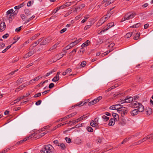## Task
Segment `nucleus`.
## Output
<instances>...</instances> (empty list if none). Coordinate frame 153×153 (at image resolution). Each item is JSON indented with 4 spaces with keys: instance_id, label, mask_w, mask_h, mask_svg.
<instances>
[{
    "instance_id": "393cba45",
    "label": "nucleus",
    "mask_w": 153,
    "mask_h": 153,
    "mask_svg": "<svg viewBox=\"0 0 153 153\" xmlns=\"http://www.w3.org/2000/svg\"><path fill=\"white\" fill-rule=\"evenodd\" d=\"M63 8V6H61L59 7H57L52 12V13H56L60 9Z\"/></svg>"
},
{
    "instance_id": "b1692460",
    "label": "nucleus",
    "mask_w": 153,
    "mask_h": 153,
    "mask_svg": "<svg viewBox=\"0 0 153 153\" xmlns=\"http://www.w3.org/2000/svg\"><path fill=\"white\" fill-rule=\"evenodd\" d=\"M114 22H111L109 23L107 25L108 27L107 28L105 29L104 30H108L109 28L114 26Z\"/></svg>"
},
{
    "instance_id": "f03ea898",
    "label": "nucleus",
    "mask_w": 153,
    "mask_h": 153,
    "mask_svg": "<svg viewBox=\"0 0 153 153\" xmlns=\"http://www.w3.org/2000/svg\"><path fill=\"white\" fill-rule=\"evenodd\" d=\"M133 106L135 108H137V109L139 110V112H141L144 111V107L140 103L136 101L133 104Z\"/></svg>"
},
{
    "instance_id": "39448f33",
    "label": "nucleus",
    "mask_w": 153,
    "mask_h": 153,
    "mask_svg": "<svg viewBox=\"0 0 153 153\" xmlns=\"http://www.w3.org/2000/svg\"><path fill=\"white\" fill-rule=\"evenodd\" d=\"M77 113V112H75L69 115H68L63 118H61L59 120L60 121H62L66 119L70 118L76 115Z\"/></svg>"
},
{
    "instance_id": "09e8293b",
    "label": "nucleus",
    "mask_w": 153,
    "mask_h": 153,
    "mask_svg": "<svg viewBox=\"0 0 153 153\" xmlns=\"http://www.w3.org/2000/svg\"><path fill=\"white\" fill-rule=\"evenodd\" d=\"M65 140H66V142L68 143H71V140L69 137H65Z\"/></svg>"
},
{
    "instance_id": "e433bc0d",
    "label": "nucleus",
    "mask_w": 153,
    "mask_h": 153,
    "mask_svg": "<svg viewBox=\"0 0 153 153\" xmlns=\"http://www.w3.org/2000/svg\"><path fill=\"white\" fill-rule=\"evenodd\" d=\"M77 48L74 49L71 53L69 55L70 56H73L75 53L76 51Z\"/></svg>"
},
{
    "instance_id": "c03bdc74",
    "label": "nucleus",
    "mask_w": 153,
    "mask_h": 153,
    "mask_svg": "<svg viewBox=\"0 0 153 153\" xmlns=\"http://www.w3.org/2000/svg\"><path fill=\"white\" fill-rule=\"evenodd\" d=\"M92 143L91 142H88L86 143V146L89 148H91L92 146Z\"/></svg>"
},
{
    "instance_id": "6e6d98bb",
    "label": "nucleus",
    "mask_w": 153,
    "mask_h": 153,
    "mask_svg": "<svg viewBox=\"0 0 153 153\" xmlns=\"http://www.w3.org/2000/svg\"><path fill=\"white\" fill-rule=\"evenodd\" d=\"M21 100V98H18L15 100H14L13 102V103H16V102L19 101Z\"/></svg>"
},
{
    "instance_id": "ea45409f",
    "label": "nucleus",
    "mask_w": 153,
    "mask_h": 153,
    "mask_svg": "<svg viewBox=\"0 0 153 153\" xmlns=\"http://www.w3.org/2000/svg\"><path fill=\"white\" fill-rule=\"evenodd\" d=\"M87 130L88 132H93V129L92 128V127H91L90 126H88L87 127Z\"/></svg>"
},
{
    "instance_id": "338daca9",
    "label": "nucleus",
    "mask_w": 153,
    "mask_h": 153,
    "mask_svg": "<svg viewBox=\"0 0 153 153\" xmlns=\"http://www.w3.org/2000/svg\"><path fill=\"white\" fill-rule=\"evenodd\" d=\"M76 141L77 143L78 144L81 143L82 142L81 140L78 138L76 139Z\"/></svg>"
},
{
    "instance_id": "412c9836",
    "label": "nucleus",
    "mask_w": 153,
    "mask_h": 153,
    "mask_svg": "<svg viewBox=\"0 0 153 153\" xmlns=\"http://www.w3.org/2000/svg\"><path fill=\"white\" fill-rule=\"evenodd\" d=\"M112 116L114 117V120H115V121H117L119 119V116L117 114L113 113L112 114Z\"/></svg>"
},
{
    "instance_id": "0e129e2a",
    "label": "nucleus",
    "mask_w": 153,
    "mask_h": 153,
    "mask_svg": "<svg viewBox=\"0 0 153 153\" xmlns=\"http://www.w3.org/2000/svg\"><path fill=\"white\" fill-rule=\"evenodd\" d=\"M67 30V29L66 28H64L60 31V33H62L66 31Z\"/></svg>"
},
{
    "instance_id": "37998d69",
    "label": "nucleus",
    "mask_w": 153,
    "mask_h": 153,
    "mask_svg": "<svg viewBox=\"0 0 153 153\" xmlns=\"http://www.w3.org/2000/svg\"><path fill=\"white\" fill-rule=\"evenodd\" d=\"M142 142L141 140H140L137 142H135L133 144V146H136L138 144H140Z\"/></svg>"
},
{
    "instance_id": "6e6552de",
    "label": "nucleus",
    "mask_w": 153,
    "mask_h": 153,
    "mask_svg": "<svg viewBox=\"0 0 153 153\" xmlns=\"http://www.w3.org/2000/svg\"><path fill=\"white\" fill-rule=\"evenodd\" d=\"M126 121L124 118H122L119 121L118 124L120 126H123L126 125Z\"/></svg>"
},
{
    "instance_id": "a211bd4d",
    "label": "nucleus",
    "mask_w": 153,
    "mask_h": 153,
    "mask_svg": "<svg viewBox=\"0 0 153 153\" xmlns=\"http://www.w3.org/2000/svg\"><path fill=\"white\" fill-rule=\"evenodd\" d=\"M120 106V104H118V105H112L111 106H110L109 108L110 109H111V110H117V109L118 108V107H116L117 106Z\"/></svg>"
},
{
    "instance_id": "0eeeda50",
    "label": "nucleus",
    "mask_w": 153,
    "mask_h": 153,
    "mask_svg": "<svg viewBox=\"0 0 153 153\" xmlns=\"http://www.w3.org/2000/svg\"><path fill=\"white\" fill-rule=\"evenodd\" d=\"M50 42V40L49 38H46L40 43V45H44Z\"/></svg>"
},
{
    "instance_id": "774afa93",
    "label": "nucleus",
    "mask_w": 153,
    "mask_h": 153,
    "mask_svg": "<svg viewBox=\"0 0 153 153\" xmlns=\"http://www.w3.org/2000/svg\"><path fill=\"white\" fill-rule=\"evenodd\" d=\"M69 45L70 46V47H71V48L73 47L74 46L76 45H75V43H74V42L71 43L69 44Z\"/></svg>"
},
{
    "instance_id": "c85d7f7f",
    "label": "nucleus",
    "mask_w": 153,
    "mask_h": 153,
    "mask_svg": "<svg viewBox=\"0 0 153 153\" xmlns=\"http://www.w3.org/2000/svg\"><path fill=\"white\" fill-rule=\"evenodd\" d=\"M58 146H60L62 150H64L66 148L65 144L63 143H60Z\"/></svg>"
},
{
    "instance_id": "f3484780",
    "label": "nucleus",
    "mask_w": 153,
    "mask_h": 153,
    "mask_svg": "<svg viewBox=\"0 0 153 153\" xmlns=\"http://www.w3.org/2000/svg\"><path fill=\"white\" fill-rule=\"evenodd\" d=\"M16 11H15L13 13H11L10 14L9 17V21H12V19L14 18V16H15L16 15Z\"/></svg>"
},
{
    "instance_id": "de8ad7c7",
    "label": "nucleus",
    "mask_w": 153,
    "mask_h": 153,
    "mask_svg": "<svg viewBox=\"0 0 153 153\" xmlns=\"http://www.w3.org/2000/svg\"><path fill=\"white\" fill-rule=\"evenodd\" d=\"M82 8L80 7L79 6L78 7H77L76 8L74 11V12H77V11H80L82 10Z\"/></svg>"
},
{
    "instance_id": "7ed1b4c3",
    "label": "nucleus",
    "mask_w": 153,
    "mask_h": 153,
    "mask_svg": "<svg viewBox=\"0 0 153 153\" xmlns=\"http://www.w3.org/2000/svg\"><path fill=\"white\" fill-rule=\"evenodd\" d=\"M135 15L136 13H132L131 14H130V13H128L126 14L122 18L121 20V22H123L126 20H129L132 19L135 16Z\"/></svg>"
},
{
    "instance_id": "4c0bfd02",
    "label": "nucleus",
    "mask_w": 153,
    "mask_h": 153,
    "mask_svg": "<svg viewBox=\"0 0 153 153\" xmlns=\"http://www.w3.org/2000/svg\"><path fill=\"white\" fill-rule=\"evenodd\" d=\"M102 118L103 119L104 121L106 122L109 119V117H107L105 115H103L102 116Z\"/></svg>"
},
{
    "instance_id": "473e14b6",
    "label": "nucleus",
    "mask_w": 153,
    "mask_h": 153,
    "mask_svg": "<svg viewBox=\"0 0 153 153\" xmlns=\"http://www.w3.org/2000/svg\"><path fill=\"white\" fill-rule=\"evenodd\" d=\"M59 76L57 75L55 76L52 79V81L53 82H56L58 81L59 79Z\"/></svg>"
},
{
    "instance_id": "5fc2aeb1",
    "label": "nucleus",
    "mask_w": 153,
    "mask_h": 153,
    "mask_svg": "<svg viewBox=\"0 0 153 153\" xmlns=\"http://www.w3.org/2000/svg\"><path fill=\"white\" fill-rule=\"evenodd\" d=\"M86 64V62L85 61L82 62L80 65L82 67H84L85 66Z\"/></svg>"
},
{
    "instance_id": "bf43d9fd",
    "label": "nucleus",
    "mask_w": 153,
    "mask_h": 153,
    "mask_svg": "<svg viewBox=\"0 0 153 153\" xmlns=\"http://www.w3.org/2000/svg\"><path fill=\"white\" fill-rule=\"evenodd\" d=\"M43 85L42 82H41L40 83H39L38 85H37L36 86V88H37V87H42Z\"/></svg>"
},
{
    "instance_id": "f257e3e1",
    "label": "nucleus",
    "mask_w": 153,
    "mask_h": 153,
    "mask_svg": "<svg viewBox=\"0 0 153 153\" xmlns=\"http://www.w3.org/2000/svg\"><path fill=\"white\" fill-rule=\"evenodd\" d=\"M53 149L52 146L50 144L44 145L40 152L41 153H51Z\"/></svg>"
},
{
    "instance_id": "aec40b11",
    "label": "nucleus",
    "mask_w": 153,
    "mask_h": 153,
    "mask_svg": "<svg viewBox=\"0 0 153 153\" xmlns=\"http://www.w3.org/2000/svg\"><path fill=\"white\" fill-rule=\"evenodd\" d=\"M0 27H3L2 28H1L0 29V31L2 32L4 31L6 25L4 22H3V23H1L0 24Z\"/></svg>"
},
{
    "instance_id": "a878e982",
    "label": "nucleus",
    "mask_w": 153,
    "mask_h": 153,
    "mask_svg": "<svg viewBox=\"0 0 153 153\" xmlns=\"http://www.w3.org/2000/svg\"><path fill=\"white\" fill-rule=\"evenodd\" d=\"M152 136H151L150 135V134L148 135L146 137L143 138V139H142L141 140L142 142H143L144 141L146 140L149 139L150 138H152Z\"/></svg>"
},
{
    "instance_id": "1a4fd4ad",
    "label": "nucleus",
    "mask_w": 153,
    "mask_h": 153,
    "mask_svg": "<svg viewBox=\"0 0 153 153\" xmlns=\"http://www.w3.org/2000/svg\"><path fill=\"white\" fill-rule=\"evenodd\" d=\"M147 114L150 115L151 114L152 112V109L149 107H147L145 110Z\"/></svg>"
},
{
    "instance_id": "4be33fe9",
    "label": "nucleus",
    "mask_w": 153,
    "mask_h": 153,
    "mask_svg": "<svg viewBox=\"0 0 153 153\" xmlns=\"http://www.w3.org/2000/svg\"><path fill=\"white\" fill-rule=\"evenodd\" d=\"M115 121V120H114L113 118L111 119L109 121V126H111L114 125Z\"/></svg>"
},
{
    "instance_id": "7c9ffc66",
    "label": "nucleus",
    "mask_w": 153,
    "mask_h": 153,
    "mask_svg": "<svg viewBox=\"0 0 153 153\" xmlns=\"http://www.w3.org/2000/svg\"><path fill=\"white\" fill-rule=\"evenodd\" d=\"M40 35V33H38L37 34H35L33 36H32L30 38V39L31 40H34L37 37H38Z\"/></svg>"
},
{
    "instance_id": "bb28decb",
    "label": "nucleus",
    "mask_w": 153,
    "mask_h": 153,
    "mask_svg": "<svg viewBox=\"0 0 153 153\" xmlns=\"http://www.w3.org/2000/svg\"><path fill=\"white\" fill-rule=\"evenodd\" d=\"M102 96H99L97 97V98L94 99L93 100L94 104L96 103L97 102H99V101L102 99Z\"/></svg>"
},
{
    "instance_id": "603ef678",
    "label": "nucleus",
    "mask_w": 153,
    "mask_h": 153,
    "mask_svg": "<svg viewBox=\"0 0 153 153\" xmlns=\"http://www.w3.org/2000/svg\"><path fill=\"white\" fill-rule=\"evenodd\" d=\"M120 102L121 104L124 103H126V100H125V98L124 99L123 98L122 99H120Z\"/></svg>"
},
{
    "instance_id": "4468645a",
    "label": "nucleus",
    "mask_w": 153,
    "mask_h": 153,
    "mask_svg": "<svg viewBox=\"0 0 153 153\" xmlns=\"http://www.w3.org/2000/svg\"><path fill=\"white\" fill-rule=\"evenodd\" d=\"M34 53L33 51H30L27 53L25 55L23 58L25 59L27 58L32 55L34 54Z\"/></svg>"
},
{
    "instance_id": "c9c22d12",
    "label": "nucleus",
    "mask_w": 153,
    "mask_h": 153,
    "mask_svg": "<svg viewBox=\"0 0 153 153\" xmlns=\"http://www.w3.org/2000/svg\"><path fill=\"white\" fill-rule=\"evenodd\" d=\"M35 18L34 16H32L31 17L29 18L28 19L26 20L25 22V23H27V22H29L30 21L32 20L33 19Z\"/></svg>"
},
{
    "instance_id": "58836bf2",
    "label": "nucleus",
    "mask_w": 153,
    "mask_h": 153,
    "mask_svg": "<svg viewBox=\"0 0 153 153\" xmlns=\"http://www.w3.org/2000/svg\"><path fill=\"white\" fill-rule=\"evenodd\" d=\"M71 5V2H67L65 3V4H64V5H62V6H63V8L64 7H68L69 6H70Z\"/></svg>"
},
{
    "instance_id": "3c124183",
    "label": "nucleus",
    "mask_w": 153,
    "mask_h": 153,
    "mask_svg": "<svg viewBox=\"0 0 153 153\" xmlns=\"http://www.w3.org/2000/svg\"><path fill=\"white\" fill-rule=\"evenodd\" d=\"M71 48V47H70V46L69 45H68L67 46H66L63 49V50L64 51H66L67 50Z\"/></svg>"
},
{
    "instance_id": "dca6fc26",
    "label": "nucleus",
    "mask_w": 153,
    "mask_h": 153,
    "mask_svg": "<svg viewBox=\"0 0 153 153\" xmlns=\"http://www.w3.org/2000/svg\"><path fill=\"white\" fill-rule=\"evenodd\" d=\"M42 78V77L40 76H39L37 77H36L34 79L30 80L28 82L29 83L28 84H31V82H32L33 83V81H37L39 79H40V78Z\"/></svg>"
},
{
    "instance_id": "4d7b16f0",
    "label": "nucleus",
    "mask_w": 153,
    "mask_h": 153,
    "mask_svg": "<svg viewBox=\"0 0 153 153\" xmlns=\"http://www.w3.org/2000/svg\"><path fill=\"white\" fill-rule=\"evenodd\" d=\"M19 38H20V37H14L13 38V39L14 40H15V41L14 42H13L12 44L13 45V44H14L15 43H16V42L19 39Z\"/></svg>"
},
{
    "instance_id": "052dcab7",
    "label": "nucleus",
    "mask_w": 153,
    "mask_h": 153,
    "mask_svg": "<svg viewBox=\"0 0 153 153\" xmlns=\"http://www.w3.org/2000/svg\"><path fill=\"white\" fill-rule=\"evenodd\" d=\"M79 122V119H77L76 120H73V124H74Z\"/></svg>"
},
{
    "instance_id": "9d476101",
    "label": "nucleus",
    "mask_w": 153,
    "mask_h": 153,
    "mask_svg": "<svg viewBox=\"0 0 153 153\" xmlns=\"http://www.w3.org/2000/svg\"><path fill=\"white\" fill-rule=\"evenodd\" d=\"M117 111H119V113H121V112H124L126 111H127V109L125 107H118Z\"/></svg>"
},
{
    "instance_id": "864d4df0",
    "label": "nucleus",
    "mask_w": 153,
    "mask_h": 153,
    "mask_svg": "<svg viewBox=\"0 0 153 153\" xmlns=\"http://www.w3.org/2000/svg\"><path fill=\"white\" fill-rule=\"evenodd\" d=\"M22 26H20L18 28H16L15 30V31L17 32H19L20 31V30L22 29Z\"/></svg>"
},
{
    "instance_id": "5701e85b",
    "label": "nucleus",
    "mask_w": 153,
    "mask_h": 153,
    "mask_svg": "<svg viewBox=\"0 0 153 153\" xmlns=\"http://www.w3.org/2000/svg\"><path fill=\"white\" fill-rule=\"evenodd\" d=\"M82 103L83 102H81L79 103H78L77 104L75 105L74 106H72V108H74L76 106H81L83 105H85V104L86 103V102H85L83 104H82Z\"/></svg>"
},
{
    "instance_id": "9b49d317",
    "label": "nucleus",
    "mask_w": 153,
    "mask_h": 153,
    "mask_svg": "<svg viewBox=\"0 0 153 153\" xmlns=\"http://www.w3.org/2000/svg\"><path fill=\"white\" fill-rule=\"evenodd\" d=\"M66 52H64V53H63L62 54H61V53H60L59 55H57L55 57L56 58H57L56 60V61H53V62H55L57 60L59 59H61V58H62L63 56L65 55L66 53Z\"/></svg>"
},
{
    "instance_id": "cd10ccee",
    "label": "nucleus",
    "mask_w": 153,
    "mask_h": 153,
    "mask_svg": "<svg viewBox=\"0 0 153 153\" xmlns=\"http://www.w3.org/2000/svg\"><path fill=\"white\" fill-rule=\"evenodd\" d=\"M25 5L24 2H23L22 3L20 4L19 5H18V6H16L14 7V8L15 9H19L21 7L24 6Z\"/></svg>"
},
{
    "instance_id": "2eb2a0df",
    "label": "nucleus",
    "mask_w": 153,
    "mask_h": 153,
    "mask_svg": "<svg viewBox=\"0 0 153 153\" xmlns=\"http://www.w3.org/2000/svg\"><path fill=\"white\" fill-rule=\"evenodd\" d=\"M93 24V21L92 20L88 22V25H87L84 27V30H87Z\"/></svg>"
},
{
    "instance_id": "79ce46f5",
    "label": "nucleus",
    "mask_w": 153,
    "mask_h": 153,
    "mask_svg": "<svg viewBox=\"0 0 153 153\" xmlns=\"http://www.w3.org/2000/svg\"><path fill=\"white\" fill-rule=\"evenodd\" d=\"M111 15V13H108L106 15L104 16L105 17V18H107V19H108L110 17Z\"/></svg>"
},
{
    "instance_id": "13d9d810",
    "label": "nucleus",
    "mask_w": 153,
    "mask_h": 153,
    "mask_svg": "<svg viewBox=\"0 0 153 153\" xmlns=\"http://www.w3.org/2000/svg\"><path fill=\"white\" fill-rule=\"evenodd\" d=\"M53 143L56 146H58L59 144V141L57 140H55L53 141Z\"/></svg>"
},
{
    "instance_id": "e2e57ef3",
    "label": "nucleus",
    "mask_w": 153,
    "mask_h": 153,
    "mask_svg": "<svg viewBox=\"0 0 153 153\" xmlns=\"http://www.w3.org/2000/svg\"><path fill=\"white\" fill-rule=\"evenodd\" d=\"M41 93H38L36 94H35L34 96V98H36V97H38L40 96H41Z\"/></svg>"
},
{
    "instance_id": "423d86ee",
    "label": "nucleus",
    "mask_w": 153,
    "mask_h": 153,
    "mask_svg": "<svg viewBox=\"0 0 153 153\" xmlns=\"http://www.w3.org/2000/svg\"><path fill=\"white\" fill-rule=\"evenodd\" d=\"M125 100L126 103H128L131 102L133 100V98L129 96H127L125 98Z\"/></svg>"
},
{
    "instance_id": "f8f14e48",
    "label": "nucleus",
    "mask_w": 153,
    "mask_h": 153,
    "mask_svg": "<svg viewBox=\"0 0 153 153\" xmlns=\"http://www.w3.org/2000/svg\"><path fill=\"white\" fill-rule=\"evenodd\" d=\"M27 85V83H26L23 84L22 85L20 86L19 87L16 88L15 91L17 92L22 89L23 88H24L25 87H26Z\"/></svg>"
},
{
    "instance_id": "a18cd8bd",
    "label": "nucleus",
    "mask_w": 153,
    "mask_h": 153,
    "mask_svg": "<svg viewBox=\"0 0 153 153\" xmlns=\"http://www.w3.org/2000/svg\"><path fill=\"white\" fill-rule=\"evenodd\" d=\"M23 81V78H21L18 79L17 82L16 83L18 84H20Z\"/></svg>"
},
{
    "instance_id": "49530a36",
    "label": "nucleus",
    "mask_w": 153,
    "mask_h": 153,
    "mask_svg": "<svg viewBox=\"0 0 153 153\" xmlns=\"http://www.w3.org/2000/svg\"><path fill=\"white\" fill-rule=\"evenodd\" d=\"M13 9H11L10 10H9L6 13L7 15H8L12 13L13 12Z\"/></svg>"
},
{
    "instance_id": "680f3d73",
    "label": "nucleus",
    "mask_w": 153,
    "mask_h": 153,
    "mask_svg": "<svg viewBox=\"0 0 153 153\" xmlns=\"http://www.w3.org/2000/svg\"><path fill=\"white\" fill-rule=\"evenodd\" d=\"M54 83H50L49 85V88L51 89L54 87Z\"/></svg>"
},
{
    "instance_id": "2f4dec72",
    "label": "nucleus",
    "mask_w": 153,
    "mask_h": 153,
    "mask_svg": "<svg viewBox=\"0 0 153 153\" xmlns=\"http://www.w3.org/2000/svg\"><path fill=\"white\" fill-rule=\"evenodd\" d=\"M90 125L93 127H97L98 126V125L96 123H94V122L93 120H92L90 123Z\"/></svg>"
},
{
    "instance_id": "c756f323",
    "label": "nucleus",
    "mask_w": 153,
    "mask_h": 153,
    "mask_svg": "<svg viewBox=\"0 0 153 153\" xmlns=\"http://www.w3.org/2000/svg\"><path fill=\"white\" fill-rule=\"evenodd\" d=\"M25 12L27 16H28L31 15L30 12L28 9H25Z\"/></svg>"
},
{
    "instance_id": "20e7f679",
    "label": "nucleus",
    "mask_w": 153,
    "mask_h": 153,
    "mask_svg": "<svg viewBox=\"0 0 153 153\" xmlns=\"http://www.w3.org/2000/svg\"><path fill=\"white\" fill-rule=\"evenodd\" d=\"M107 20V18H105L104 16L101 18L98 22L97 23V26H99L102 24L104 22H105Z\"/></svg>"
},
{
    "instance_id": "8fccbe9b",
    "label": "nucleus",
    "mask_w": 153,
    "mask_h": 153,
    "mask_svg": "<svg viewBox=\"0 0 153 153\" xmlns=\"http://www.w3.org/2000/svg\"><path fill=\"white\" fill-rule=\"evenodd\" d=\"M54 71H51L50 72H48V73H47L46 75H45L44 76V77H46L48 76H49L50 74H52L53 72Z\"/></svg>"
},
{
    "instance_id": "f704fd0d",
    "label": "nucleus",
    "mask_w": 153,
    "mask_h": 153,
    "mask_svg": "<svg viewBox=\"0 0 153 153\" xmlns=\"http://www.w3.org/2000/svg\"><path fill=\"white\" fill-rule=\"evenodd\" d=\"M132 34L133 33L132 32L128 33L125 36V37L127 38H128L132 36Z\"/></svg>"
},
{
    "instance_id": "69168bd1",
    "label": "nucleus",
    "mask_w": 153,
    "mask_h": 153,
    "mask_svg": "<svg viewBox=\"0 0 153 153\" xmlns=\"http://www.w3.org/2000/svg\"><path fill=\"white\" fill-rule=\"evenodd\" d=\"M128 112V111H126L124 112H121V113H120V114L121 115V116L122 117H123L124 115L127 113Z\"/></svg>"
},
{
    "instance_id": "72a5a7b5",
    "label": "nucleus",
    "mask_w": 153,
    "mask_h": 153,
    "mask_svg": "<svg viewBox=\"0 0 153 153\" xmlns=\"http://www.w3.org/2000/svg\"><path fill=\"white\" fill-rule=\"evenodd\" d=\"M34 134V133L32 134L29 137L24 138L23 140H22L23 141V142L27 140V139H30L32 138V136H34L33 135Z\"/></svg>"
},
{
    "instance_id": "6ab92c4d",
    "label": "nucleus",
    "mask_w": 153,
    "mask_h": 153,
    "mask_svg": "<svg viewBox=\"0 0 153 153\" xmlns=\"http://www.w3.org/2000/svg\"><path fill=\"white\" fill-rule=\"evenodd\" d=\"M43 39V38H41L38 39V40L34 42L32 45H33V47L36 46Z\"/></svg>"
},
{
    "instance_id": "ddd939ff",
    "label": "nucleus",
    "mask_w": 153,
    "mask_h": 153,
    "mask_svg": "<svg viewBox=\"0 0 153 153\" xmlns=\"http://www.w3.org/2000/svg\"><path fill=\"white\" fill-rule=\"evenodd\" d=\"M139 112V110L136 109L132 110L130 112V113L132 116H134L137 114Z\"/></svg>"
},
{
    "instance_id": "a19ab883",
    "label": "nucleus",
    "mask_w": 153,
    "mask_h": 153,
    "mask_svg": "<svg viewBox=\"0 0 153 153\" xmlns=\"http://www.w3.org/2000/svg\"><path fill=\"white\" fill-rule=\"evenodd\" d=\"M12 45V44H11V45L7 46V47L5 49H4L2 51V52L3 53H4L5 52L9 49L11 47Z\"/></svg>"
}]
</instances>
